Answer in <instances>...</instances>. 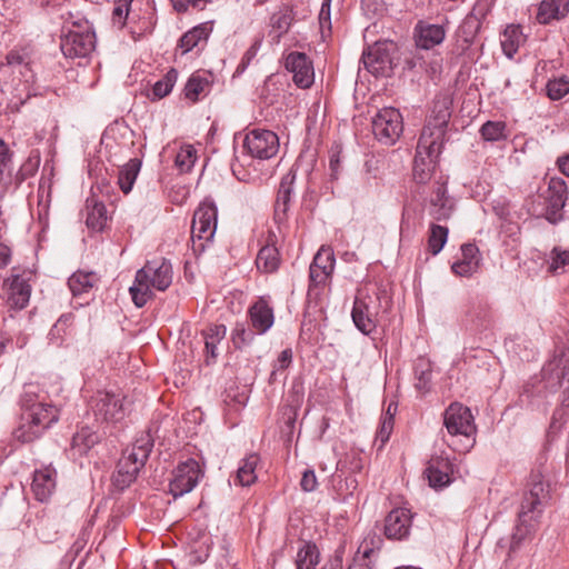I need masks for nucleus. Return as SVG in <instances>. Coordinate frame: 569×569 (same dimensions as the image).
<instances>
[{
	"label": "nucleus",
	"instance_id": "obj_49",
	"mask_svg": "<svg viewBox=\"0 0 569 569\" xmlns=\"http://www.w3.org/2000/svg\"><path fill=\"white\" fill-rule=\"evenodd\" d=\"M547 96L551 100H560L569 93V77L561 76L550 79L546 86Z\"/></svg>",
	"mask_w": 569,
	"mask_h": 569
},
{
	"label": "nucleus",
	"instance_id": "obj_25",
	"mask_svg": "<svg viewBox=\"0 0 569 569\" xmlns=\"http://www.w3.org/2000/svg\"><path fill=\"white\" fill-rule=\"evenodd\" d=\"M295 181L296 171L293 169H290L289 172L281 178L274 203V220L277 223L286 222L288 219Z\"/></svg>",
	"mask_w": 569,
	"mask_h": 569
},
{
	"label": "nucleus",
	"instance_id": "obj_10",
	"mask_svg": "<svg viewBox=\"0 0 569 569\" xmlns=\"http://www.w3.org/2000/svg\"><path fill=\"white\" fill-rule=\"evenodd\" d=\"M218 209L212 201L204 200L193 213L191 239L193 249L203 250L204 242L210 241L217 230Z\"/></svg>",
	"mask_w": 569,
	"mask_h": 569
},
{
	"label": "nucleus",
	"instance_id": "obj_4",
	"mask_svg": "<svg viewBox=\"0 0 569 569\" xmlns=\"http://www.w3.org/2000/svg\"><path fill=\"white\" fill-rule=\"evenodd\" d=\"M124 400L126 397L120 393L98 390L89 400V408L96 422L106 429L121 422L127 413Z\"/></svg>",
	"mask_w": 569,
	"mask_h": 569
},
{
	"label": "nucleus",
	"instance_id": "obj_58",
	"mask_svg": "<svg viewBox=\"0 0 569 569\" xmlns=\"http://www.w3.org/2000/svg\"><path fill=\"white\" fill-rule=\"evenodd\" d=\"M395 419L392 416L383 417L380 428L377 431L376 440L380 441V446L382 447L390 438V435L393 429Z\"/></svg>",
	"mask_w": 569,
	"mask_h": 569
},
{
	"label": "nucleus",
	"instance_id": "obj_32",
	"mask_svg": "<svg viewBox=\"0 0 569 569\" xmlns=\"http://www.w3.org/2000/svg\"><path fill=\"white\" fill-rule=\"evenodd\" d=\"M211 82L208 77L200 72H194L190 76L183 88V96L191 103L199 101L202 96H206L210 90Z\"/></svg>",
	"mask_w": 569,
	"mask_h": 569
},
{
	"label": "nucleus",
	"instance_id": "obj_45",
	"mask_svg": "<svg viewBox=\"0 0 569 569\" xmlns=\"http://www.w3.org/2000/svg\"><path fill=\"white\" fill-rule=\"evenodd\" d=\"M480 136L485 141L498 142L508 138L507 124L503 121H487L480 127Z\"/></svg>",
	"mask_w": 569,
	"mask_h": 569
},
{
	"label": "nucleus",
	"instance_id": "obj_23",
	"mask_svg": "<svg viewBox=\"0 0 569 569\" xmlns=\"http://www.w3.org/2000/svg\"><path fill=\"white\" fill-rule=\"evenodd\" d=\"M453 465L448 457L432 456L425 470L429 486L441 489L448 486L452 478Z\"/></svg>",
	"mask_w": 569,
	"mask_h": 569
},
{
	"label": "nucleus",
	"instance_id": "obj_63",
	"mask_svg": "<svg viewBox=\"0 0 569 569\" xmlns=\"http://www.w3.org/2000/svg\"><path fill=\"white\" fill-rule=\"evenodd\" d=\"M73 319H74V317H73L72 313L62 315L57 320V322L54 323V326H53L51 331L52 332H58V333H60L61 331L66 332V329L72 325Z\"/></svg>",
	"mask_w": 569,
	"mask_h": 569
},
{
	"label": "nucleus",
	"instance_id": "obj_52",
	"mask_svg": "<svg viewBox=\"0 0 569 569\" xmlns=\"http://www.w3.org/2000/svg\"><path fill=\"white\" fill-rule=\"evenodd\" d=\"M382 543L383 541L380 536L376 533H369L359 546L358 552H361V556L357 557L362 560L370 561L371 556L377 550H380Z\"/></svg>",
	"mask_w": 569,
	"mask_h": 569
},
{
	"label": "nucleus",
	"instance_id": "obj_37",
	"mask_svg": "<svg viewBox=\"0 0 569 569\" xmlns=\"http://www.w3.org/2000/svg\"><path fill=\"white\" fill-rule=\"evenodd\" d=\"M98 282V276L90 271H77L68 279V286L74 297L89 292Z\"/></svg>",
	"mask_w": 569,
	"mask_h": 569
},
{
	"label": "nucleus",
	"instance_id": "obj_47",
	"mask_svg": "<svg viewBox=\"0 0 569 569\" xmlns=\"http://www.w3.org/2000/svg\"><path fill=\"white\" fill-rule=\"evenodd\" d=\"M357 488L358 480L353 475H348L343 478L341 476H337L335 478L333 489L337 496L336 498L339 501L346 502L350 497L353 496Z\"/></svg>",
	"mask_w": 569,
	"mask_h": 569
},
{
	"label": "nucleus",
	"instance_id": "obj_8",
	"mask_svg": "<svg viewBox=\"0 0 569 569\" xmlns=\"http://www.w3.org/2000/svg\"><path fill=\"white\" fill-rule=\"evenodd\" d=\"M33 278L34 274L31 270L12 268L10 276L2 283V298L10 309L23 310L27 308L32 292Z\"/></svg>",
	"mask_w": 569,
	"mask_h": 569
},
{
	"label": "nucleus",
	"instance_id": "obj_50",
	"mask_svg": "<svg viewBox=\"0 0 569 569\" xmlns=\"http://www.w3.org/2000/svg\"><path fill=\"white\" fill-rule=\"evenodd\" d=\"M254 332L247 329L244 323H236L231 332V342L236 349H242L249 346L254 339Z\"/></svg>",
	"mask_w": 569,
	"mask_h": 569
},
{
	"label": "nucleus",
	"instance_id": "obj_51",
	"mask_svg": "<svg viewBox=\"0 0 569 569\" xmlns=\"http://www.w3.org/2000/svg\"><path fill=\"white\" fill-rule=\"evenodd\" d=\"M567 266H569V250L562 249L560 247H555L550 251L548 271L553 274H557L560 271H562Z\"/></svg>",
	"mask_w": 569,
	"mask_h": 569
},
{
	"label": "nucleus",
	"instance_id": "obj_3",
	"mask_svg": "<svg viewBox=\"0 0 569 569\" xmlns=\"http://www.w3.org/2000/svg\"><path fill=\"white\" fill-rule=\"evenodd\" d=\"M391 306V300L387 291L380 287L372 290L365 287L358 290L355 298L351 317L355 326L363 335H370L376 330V317L382 308L387 311Z\"/></svg>",
	"mask_w": 569,
	"mask_h": 569
},
{
	"label": "nucleus",
	"instance_id": "obj_11",
	"mask_svg": "<svg viewBox=\"0 0 569 569\" xmlns=\"http://www.w3.org/2000/svg\"><path fill=\"white\" fill-rule=\"evenodd\" d=\"M442 144L427 139V133H421L413 160L412 177L417 183L428 182L433 173L436 159L441 153Z\"/></svg>",
	"mask_w": 569,
	"mask_h": 569
},
{
	"label": "nucleus",
	"instance_id": "obj_19",
	"mask_svg": "<svg viewBox=\"0 0 569 569\" xmlns=\"http://www.w3.org/2000/svg\"><path fill=\"white\" fill-rule=\"evenodd\" d=\"M412 512L407 508H395L385 518L383 533L389 540H405L412 526Z\"/></svg>",
	"mask_w": 569,
	"mask_h": 569
},
{
	"label": "nucleus",
	"instance_id": "obj_12",
	"mask_svg": "<svg viewBox=\"0 0 569 569\" xmlns=\"http://www.w3.org/2000/svg\"><path fill=\"white\" fill-rule=\"evenodd\" d=\"M396 43L392 41H377L362 53L365 68L375 76L390 77L393 72V52Z\"/></svg>",
	"mask_w": 569,
	"mask_h": 569
},
{
	"label": "nucleus",
	"instance_id": "obj_15",
	"mask_svg": "<svg viewBox=\"0 0 569 569\" xmlns=\"http://www.w3.org/2000/svg\"><path fill=\"white\" fill-rule=\"evenodd\" d=\"M242 147L251 158L270 159L279 151V138L271 130L252 129L246 134Z\"/></svg>",
	"mask_w": 569,
	"mask_h": 569
},
{
	"label": "nucleus",
	"instance_id": "obj_16",
	"mask_svg": "<svg viewBox=\"0 0 569 569\" xmlns=\"http://www.w3.org/2000/svg\"><path fill=\"white\" fill-rule=\"evenodd\" d=\"M527 487L528 490L525 491L520 505L522 519H526L528 512L540 516L545 505L550 498L549 485L543 481V477L539 471H533L530 475Z\"/></svg>",
	"mask_w": 569,
	"mask_h": 569
},
{
	"label": "nucleus",
	"instance_id": "obj_41",
	"mask_svg": "<svg viewBox=\"0 0 569 569\" xmlns=\"http://www.w3.org/2000/svg\"><path fill=\"white\" fill-rule=\"evenodd\" d=\"M259 462L258 455H250L241 460L240 466L237 470L234 482L248 487L257 480L256 467Z\"/></svg>",
	"mask_w": 569,
	"mask_h": 569
},
{
	"label": "nucleus",
	"instance_id": "obj_39",
	"mask_svg": "<svg viewBox=\"0 0 569 569\" xmlns=\"http://www.w3.org/2000/svg\"><path fill=\"white\" fill-rule=\"evenodd\" d=\"M523 41L525 38L521 27L516 24L508 26L501 36V47L503 53L508 58H512Z\"/></svg>",
	"mask_w": 569,
	"mask_h": 569
},
{
	"label": "nucleus",
	"instance_id": "obj_33",
	"mask_svg": "<svg viewBox=\"0 0 569 569\" xmlns=\"http://www.w3.org/2000/svg\"><path fill=\"white\" fill-rule=\"evenodd\" d=\"M281 263L278 248L274 244L267 243L263 246L256 258V267L263 273L276 272Z\"/></svg>",
	"mask_w": 569,
	"mask_h": 569
},
{
	"label": "nucleus",
	"instance_id": "obj_54",
	"mask_svg": "<svg viewBox=\"0 0 569 569\" xmlns=\"http://www.w3.org/2000/svg\"><path fill=\"white\" fill-rule=\"evenodd\" d=\"M336 264L335 253L329 248H320L310 266L319 269H325L331 273H333Z\"/></svg>",
	"mask_w": 569,
	"mask_h": 569
},
{
	"label": "nucleus",
	"instance_id": "obj_7",
	"mask_svg": "<svg viewBox=\"0 0 569 569\" xmlns=\"http://www.w3.org/2000/svg\"><path fill=\"white\" fill-rule=\"evenodd\" d=\"M58 419V409L54 406L38 407L36 412H22L20 423L13 430L12 437L20 443L32 442Z\"/></svg>",
	"mask_w": 569,
	"mask_h": 569
},
{
	"label": "nucleus",
	"instance_id": "obj_1",
	"mask_svg": "<svg viewBox=\"0 0 569 569\" xmlns=\"http://www.w3.org/2000/svg\"><path fill=\"white\" fill-rule=\"evenodd\" d=\"M172 282V266L164 259L147 261V263L137 271L134 282L130 287L132 302L136 307L142 308L153 298L152 288L159 291H166Z\"/></svg>",
	"mask_w": 569,
	"mask_h": 569
},
{
	"label": "nucleus",
	"instance_id": "obj_38",
	"mask_svg": "<svg viewBox=\"0 0 569 569\" xmlns=\"http://www.w3.org/2000/svg\"><path fill=\"white\" fill-rule=\"evenodd\" d=\"M539 516L532 512H528L526 519L521 518V509L518 511V522L515 531L511 536L510 550H517L521 542L532 532L533 522Z\"/></svg>",
	"mask_w": 569,
	"mask_h": 569
},
{
	"label": "nucleus",
	"instance_id": "obj_43",
	"mask_svg": "<svg viewBox=\"0 0 569 569\" xmlns=\"http://www.w3.org/2000/svg\"><path fill=\"white\" fill-rule=\"evenodd\" d=\"M177 80L178 71L174 68H170L167 73L152 86L151 94L148 97L151 101L167 97L172 91Z\"/></svg>",
	"mask_w": 569,
	"mask_h": 569
},
{
	"label": "nucleus",
	"instance_id": "obj_61",
	"mask_svg": "<svg viewBox=\"0 0 569 569\" xmlns=\"http://www.w3.org/2000/svg\"><path fill=\"white\" fill-rule=\"evenodd\" d=\"M343 548H338L321 569H343Z\"/></svg>",
	"mask_w": 569,
	"mask_h": 569
},
{
	"label": "nucleus",
	"instance_id": "obj_64",
	"mask_svg": "<svg viewBox=\"0 0 569 569\" xmlns=\"http://www.w3.org/2000/svg\"><path fill=\"white\" fill-rule=\"evenodd\" d=\"M12 160V152L10 151L8 144L0 139V167L7 168Z\"/></svg>",
	"mask_w": 569,
	"mask_h": 569
},
{
	"label": "nucleus",
	"instance_id": "obj_14",
	"mask_svg": "<svg viewBox=\"0 0 569 569\" xmlns=\"http://www.w3.org/2000/svg\"><path fill=\"white\" fill-rule=\"evenodd\" d=\"M402 116L396 108H382L372 119V132L382 143H395L402 133Z\"/></svg>",
	"mask_w": 569,
	"mask_h": 569
},
{
	"label": "nucleus",
	"instance_id": "obj_5",
	"mask_svg": "<svg viewBox=\"0 0 569 569\" xmlns=\"http://www.w3.org/2000/svg\"><path fill=\"white\" fill-rule=\"evenodd\" d=\"M96 48V33L88 20L73 21L61 37L60 49L66 58H88Z\"/></svg>",
	"mask_w": 569,
	"mask_h": 569
},
{
	"label": "nucleus",
	"instance_id": "obj_24",
	"mask_svg": "<svg viewBox=\"0 0 569 569\" xmlns=\"http://www.w3.org/2000/svg\"><path fill=\"white\" fill-rule=\"evenodd\" d=\"M416 46L429 50L439 46L446 38V29L442 24L419 20L413 30Z\"/></svg>",
	"mask_w": 569,
	"mask_h": 569
},
{
	"label": "nucleus",
	"instance_id": "obj_29",
	"mask_svg": "<svg viewBox=\"0 0 569 569\" xmlns=\"http://www.w3.org/2000/svg\"><path fill=\"white\" fill-rule=\"evenodd\" d=\"M569 12V0H542L538 7L536 19L540 24L563 19Z\"/></svg>",
	"mask_w": 569,
	"mask_h": 569
},
{
	"label": "nucleus",
	"instance_id": "obj_27",
	"mask_svg": "<svg viewBox=\"0 0 569 569\" xmlns=\"http://www.w3.org/2000/svg\"><path fill=\"white\" fill-rule=\"evenodd\" d=\"M480 252L475 243L461 246V259L453 262L451 270L459 277H471L479 268Z\"/></svg>",
	"mask_w": 569,
	"mask_h": 569
},
{
	"label": "nucleus",
	"instance_id": "obj_56",
	"mask_svg": "<svg viewBox=\"0 0 569 569\" xmlns=\"http://www.w3.org/2000/svg\"><path fill=\"white\" fill-rule=\"evenodd\" d=\"M332 273L325 270V269H319V268H315L312 266H310L309 268V293L315 289V288H323L327 282L330 280Z\"/></svg>",
	"mask_w": 569,
	"mask_h": 569
},
{
	"label": "nucleus",
	"instance_id": "obj_42",
	"mask_svg": "<svg viewBox=\"0 0 569 569\" xmlns=\"http://www.w3.org/2000/svg\"><path fill=\"white\" fill-rule=\"evenodd\" d=\"M320 561V552L316 543L305 542L299 548L296 557L297 569H317Z\"/></svg>",
	"mask_w": 569,
	"mask_h": 569
},
{
	"label": "nucleus",
	"instance_id": "obj_40",
	"mask_svg": "<svg viewBox=\"0 0 569 569\" xmlns=\"http://www.w3.org/2000/svg\"><path fill=\"white\" fill-rule=\"evenodd\" d=\"M101 439V436L93 431L90 427H81L72 437V449L79 455H86Z\"/></svg>",
	"mask_w": 569,
	"mask_h": 569
},
{
	"label": "nucleus",
	"instance_id": "obj_31",
	"mask_svg": "<svg viewBox=\"0 0 569 569\" xmlns=\"http://www.w3.org/2000/svg\"><path fill=\"white\" fill-rule=\"evenodd\" d=\"M227 328L224 325H211L202 331L207 365L213 363L218 357L217 346L224 339Z\"/></svg>",
	"mask_w": 569,
	"mask_h": 569
},
{
	"label": "nucleus",
	"instance_id": "obj_35",
	"mask_svg": "<svg viewBox=\"0 0 569 569\" xmlns=\"http://www.w3.org/2000/svg\"><path fill=\"white\" fill-rule=\"evenodd\" d=\"M211 31V24L209 22H204L193 27L191 30L183 33L179 40V47L182 49V53L191 51L202 40L206 41Z\"/></svg>",
	"mask_w": 569,
	"mask_h": 569
},
{
	"label": "nucleus",
	"instance_id": "obj_48",
	"mask_svg": "<svg viewBox=\"0 0 569 569\" xmlns=\"http://www.w3.org/2000/svg\"><path fill=\"white\" fill-rule=\"evenodd\" d=\"M431 365L426 360H419L415 366L416 388L419 391L427 392L431 383Z\"/></svg>",
	"mask_w": 569,
	"mask_h": 569
},
{
	"label": "nucleus",
	"instance_id": "obj_34",
	"mask_svg": "<svg viewBox=\"0 0 569 569\" xmlns=\"http://www.w3.org/2000/svg\"><path fill=\"white\" fill-rule=\"evenodd\" d=\"M490 11L488 0H477L470 13L465 18L461 29L469 31L471 38L480 30L482 21Z\"/></svg>",
	"mask_w": 569,
	"mask_h": 569
},
{
	"label": "nucleus",
	"instance_id": "obj_44",
	"mask_svg": "<svg viewBox=\"0 0 569 569\" xmlns=\"http://www.w3.org/2000/svg\"><path fill=\"white\" fill-rule=\"evenodd\" d=\"M39 387L33 383H27L20 396V406L22 412H36L38 407H49L50 405L43 403L39 400Z\"/></svg>",
	"mask_w": 569,
	"mask_h": 569
},
{
	"label": "nucleus",
	"instance_id": "obj_18",
	"mask_svg": "<svg viewBox=\"0 0 569 569\" xmlns=\"http://www.w3.org/2000/svg\"><path fill=\"white\" fill-rule=\"evenodd\" d=\"M284 67L293 74L292 80L297 87L307 89L313 84V66L306 53L298 51L290 52L286 58Z\"/></svg>",
	"mask_w": 569,
	"mask_h": 569
},
{
	"label": "nucleus",
	"instance_id": "obj_55",
	"mask_svg": "<svg viewBox=\"0 0 569 569\" xmlns=\"http://www.w3.org/2000/svg\"><path fill=\"white\" fill-rule=\"evenodd\" d=\"M132 0H117L112 10V23L118 29H122L129 14V8Z\"/></svg>",
	"mask_w": 569,
	"mask_h": 569
},
{
	"label": "nucleus",
	"instance_id": "obj_46",
	"mask_svg": "<svg viewBox=\"0 0 569 569\" xmlns=\"http://www.w3.org/2000/svg\"><path fill=\"white\" fill-rule=\"evenodd\" d=\"M449 230L447 227L431 223L429 228L427 247L428 251L436 256L438 254L448 240Z\"/></svg>",
	"mask_w": 569,
	"mask_h": 569
},
{
	"label": "nucleus",
	"instance_id": "obj_9",
	"mask_svg": "<svg viewBox=\"0 0 569 569\" xmlns=\"http://www.w3.org/2000/svg\"><path fill=\"white\" fill-rule=\"evenodd\" d=\"M568 193L567 183L562 178H550L547 189L538 194V198L542 200V207L538 214L551 224L561 222L565 219L563 208L568 200Z\"/></svg>",
	"mask_w": 569,
	"mask_h": 569
},
{
	"label": "nucleus",
	"instance_id": "obj_62",
	"mask_svg": "<svg viewBox=\"0 0 569 569\" xmlns=\"http://www.w3.org/2000/svg\"><path fill=\"white\" fill-rule=\"evenodd\" d=\"M292 362V350L287 348L280 352L273 367L278 370L287 369Z\"/></svg>",
	"mask_w": 569,
	"mask_h": 569
},
{
	"label": "nucleus",
	"instance_id": "obj_22",
	"mask_svg": "<svg viewBox=\"0 0 569 569\" xmlns=\"http://www.w3.org/2000/svg\"><path fill=\"white\" fill-rule=\"evenodd\" d=\"M455 210L453 200L447 194L446 182L436 181L429 200L428 212L437 221L448 220Z\"/></svg>",
	"mask_w": 569,
	"mask_h": 569
},
{
	"label": "nucleus",
	"instance_id": "obj_17",
	"mask_svg": "<svg viewBox=\"0 0 569 569\" xmlns=\"http://www.w3.org/2000/svg\"><path fill=\"white\" fill-rule=\"evenodd\" d=\"M172 475L173 478L169 483V492L177 499L193 490L202 476V471L198 461L190 458L180 462L174 468Z\"/></svg>",
	"mask_w": 569,
	"mask_h": 569
},
{
	"label": "nucleus",
	"instance_id": "obj_13",
	"mask_svg": "<svg viewBox=\"0 0 569 569\" xmlns=\"http://www.w3.org/2000/svg\"><path fill=\"white\" fill-rule=\"evenodd\" d=\"M452 99L447 94L435 98L427 124L421 133H427V139L443 144L446 129L451 118Z\"/></svg>",
	"mask_w": 569,
	"mask_h": 569
},
{
	"label": "nucleus",
	"instance_id": "obj_20",
	"mask_svg": "<svg viewBox=\"0 0 569 569\" xmlns=\"http://www.w3.org/2000/svg\"><path fill=\"white\" fill-rule=\"evenodd\" d=\"M311 16V11L308 8H305L299 16L298 11L292 7L287 4H282L279 9L273 12L270 17V32L269 34L276 42H279L280 39L288 33L290 27L295 21L303 20Z\"/></svg>",
	"mask_w": 569,
	"mask_h": 569
},
{
	"label": "nucleus",
	"instance_id": "obj_21",
	"mask_svg": "<svg viewBox=\"0 0 569 569\" xmlns=\"http://www.w3.org/2000/svg\"><path fill=\"white\" fill-rule=\"evenodd\" d=\"M562 363V359L548 362L541 370L545 393H553L565 382L568 383L566 392L569 397V360Z\"/></svg>",
	"mask_w": 569,
	"mask_h": 569
},
{
	"label": "nucleus",
	"instance_id": "obj_28",
	"mask_svg": "<svg viewBox=\"0 0 569 569\" xmlns=\"http://www.w3.org/2000/svg\"><path fill=\"white\" fill-rule=\"evenodd\" d=\"M56 470L52 468H43L36 470L32 481V491L38 501H47L56 488Z\"/></svg>",
	"mask_w": 569,
	"mask_h": 569
},
{
	"label": "nucleus",
	"instance_id": "obj_36",
	"mask_svg": "<svg viewBox=\"0 0 569 569\" xmlns=\"http://www.w3.org/2000/svg\"><path fill=\"white\" fill-rule=\"evenodd\" d=\"M140 169L141 160L138 158L130 159L119 169L118 186L124 194H128L132 190L133 183L137 180Z\"/></svg>",
	"mask_w": 569,
	"mask_h": 569
},
{
	"label": "nucleus",
	"instance_id": "obj_57",
	"mask_svg": "<svg viewBox=\"0 0 569 569\" xmlns=\"http://www.w3.org/2000/svg\"><path fill=\"white\" fill-rule=\"evenodd\" d=\"M331 0H323L319 12V27L322 38L331 34V17H330Z\"/></svg>",
	"mask_w": 569,
	"mask_h": 569
},
{
	"label": "nucleus",
	"instance_id": "obj_30",
	"mask_svg": "<svg viewBox=\"0 0 569 569\" xmlns=\"http://www.w3.org/2000/svg\"><path fill=\"white\" fill-rule=\"evenodd\" d=\"M86 223L93 231H102L108 221L107 208L94 196L86 200Z\"/></svg>",
	"mask_w": 569,
	"mask_h": 569
},
{
	"label": "nucleus",
	"instance_id": "obj_59",
	"mask_svg": "<svg viewBox=\"0 0 569 569\" xmlns=\"http://www.w3.org/2000/svg\"><path fill=\"white\" fill-rule=\"evenodd\" d=\"M173 9L177 12H186L189 7H193L203 10L207 3H211L212 0H170Z\"/></svg>",
	"mask_w": 569,
	"mask_h": 569
},
{
	"label": "nucleus",
	"instance_id": "obj_60",
	"mask_svg": "<svg viewBox=\"0 0 569 569\" xmlns=\"http://www.w3.org/2000/svg\"><path fill=\"white\" fill-rule=\"evenodd\" d=\"M318 486L316 473L312 469H307L303 471L301 480H300V487L306 492H311L316 490Z\"/></svg>",
	"mask_w": 569,
	"mask_h": 569
},
{
	"label": "nucleus",
	"instance_id": "obj_6",
	"mask_svg": "<svg viewBox=\"0 0 569 569\" xmlns=\"http://www.w3.org/2000/svg\"><path fill=\"white\" fill-rule=\"evenodd\" d=\"M443 425L451 436L463 437L461 447H456L459 452H468L476 443L477 428L471 410L461 403H451L443 413Z\"/></svg>",
	"mask_w": 569,
	"mask_h": 569
},
{
	"label": "nucleus",
	"instance_id": "obj_53",
	"mask_svg": "<svg viewBox=\"0 0 569 569\" xmlns=\"http://www.w3.org/2000/svg\"><path fill=\"white\" fill-rule=\"evenodd\" d=\"M196 153V149L191 144L181 147L176 156V166L182 172L190 171L197 160Z\"/></svg>",
	"mask_w": 569,
	"mask_h": 569
},
{
	"label": "nucleus",
	"instance_id": "obj_2",
	"mask_svg": "<svg viewBox=\"0 0 569 569\" xmlns=\"http://www.w3.org/2000/svg\"><path fill=\"white\" fill-rule=\"evenodd\" d=\"M152 448L153 440L149 433H146L136 439L131 447L123 450L117 463V470L112 476V485L118 490L122 491L136 481Z\"/></svg>",
	"mask_w": 569,
	"mask_h": 569
},
{
	"label": "nucleus",
	"instance_id": "obj_26",
	"mask_svg": "<svg viewBox=\"0 0 569 569\" xmlns=\"http://www.w3.org/2000/svg\"><path fill=\"white\" fill-rule=\"evenodd\" d=\"M256 333H266L274 322L273 309L264 298H259L248 310Z\"/></svg>",
	"mask_w": 569,
	"mask_h": 569
}]
</instances>
